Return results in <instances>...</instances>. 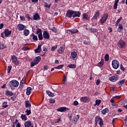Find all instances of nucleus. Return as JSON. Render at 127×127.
Segmentation results:
<instances>
[{
	"instance_id": "f257e3e1",
	"label": "nucleus",
	"mask_w": 127,
	"mask_h": 127,
	"mask_svg": "<svg viewBox=\"0 0 127 127\" xmlns=\"http://www.w3.org/2000/svg\"><path fill=\"white\" fill-rule=\"evenodd\" d=\"M19 85L18 81L15 80H12L8 83V86L12 90L14 88H17Z\"/></svg>"
},
{
	"instance_id": "f03ea898",
	"label": "nucleus",
	"mask_w": 127,
	"mask_h": 127,
	"mask_svg": "<svg viewBox=\"0 0 127 127\" xmlns=\"http://www.w3.org/2000/svg\"><path fill=\"white\" fill-rule=\"evenodd\" d=\"M98 122L99 124L100 125V127H103L104 126V121L103 119L99 117V116H96L95 117V125L97 126L98 125Z\"/></svg>"
},
{
	"instance_id": "7ed1b4c3",
	"label": "nucleus",
	"mask_w": 127,
	"mask_h": 127,
	"mask_svg": "<svg viewBox=\"0 0 127 127\" xmlns=\"http://www.w3.org/2000/svg\"><path fill=\"white\" fill-rule=\"evenodd\" d=\"M108 17H109V14L108 13L104 14L100 19V23L104 24V23L107 21Z\"/></svg>"
},
{
	"instance_id": "20e7f679",
	"label": "nucleus",
	"mask_w": 127,
	"mask_h": 127,
	"mask_svg": "<svg viewBox=\"0 0 127 127\" xmlns=\"http://www.w3.org/2000/svg\"><path fill=\"white\" fill-rule=\"evenodd\" d=\"M112 64L114 69H118L120 67V62L117 60H113Z\"/></svg>"
},
{
	"instance_id": "39448f33",
	"label": "nucleus",
	"mask_w": 127,
	"mask_h": 127,
	"mask_svg": "<svg viewBox=\"0 0 127 127\" xmlns=\"http://www.w3.org/2000/svg\"><path fill=\"white\" fill-rule=\"evenodd\" d=\"M118 46L120 48H125L127 46V44L125 41L121 40L118 42Z\"/></svg>"
},
{
	"instance_id": "423d86ee",
	"label": "nucleus",
	"mask_w": 127,
	"mask_h": 127,
	"mask_svg": "<svg viewBox=\"0 0 127 127\" xmlns=\"http://www.w3.org/2000/svg\"><path fill=\"white\" fill-rule=\"evenodd\" d=\"M12 63L16 65H19V61L17 60V58L15 56H12L11 57Z\"/></svg>"
},
{
	"instance_id": "0eeeda50",
	"label": "nucleus",
	"mask_w": 127,
	"mask_h": 127,
	"mask_svg": "<svg viewBox=\"0 0 127 127\" xmlns=\"http://www.w3.org/2000/svg\"><path fill=\"white\" fill-rule=\"evenodd\" d=\"M17 28L19 31H21L25 29V28H26V27L25 25L22 24H19L17 26Z\"/></svg>"
},
{
	"instance_id": "6e6552de",
	"label": "nucleus",
	"mask_w": 127,
	"mask_h": 127,
	"mask_svg": "<svg viewBox=\"0 0 127 127\" xmlns=\"http://www.w3.org/2000/svg\"><path fill=\"white\" fill-rule=\"evenodd\" d=\"M66 16H67V17H69L71 18L73 17L74 16V11L71 10H68L66 11Z\"/></svg>"
},
{
	"instance_id": "1a4fd4ad",
	"label": "nucleus",
	"mask_w": 127,
	"mask_h": 127,
	"mask_svg": "<svg viewBox=\"0 0 127 127\" xmlns=\"http://www.w3.org/2000/svg\"><path fill=\"white\" fill-rule=\"evenodd\" d=\"M24 125L25 127H34L33 123H32V122H31V121H30L25 122Z\"/></svg>"
},
{
	"instance_id": "9d476101",
	"label": "nucleus",
	"mask_w": 127,
	"mask_h": 127,
	"mask_svg": "<svg viewBox=\"0 0 127 127\" xmlns=\"http://www.w3.org/2000/svg\"><path fill=\"white\" fill-rule=\"evenodd\" d=\"M77 53L76 52H72L71 53V55L70 56V58L71 60H76V58H77Z\"/></svg>"
},
{
	"instance_id": "9b49d317",
	"label": "nucleus",
	"mask_w": 127,
	"mask_h": 127,
	"mask_svg": "<svg viewBox=\"0 0 127 127\" xmlns=\"http://www.w3.org/2000/svg\"><path fill=\"white\" fill-rule=\"evenodd\" d=\"M80 101L83 102V103H89L90 100V98H89L88 97H83L80 98Z\"/></svg>"
},
{
	"instance_id": "f8f14e48",
	"label": "nucleus",
	"mask_w": 127,
	"mask_h": 127,
	"mask_svg": "<svg viewBox=\"0 0 127 127\" xmlns=\"http://www.w3.org/2000/svg\"><path fill=\"white\" fill-rule=\"evenodd\" d=\"M4 34L5 37H9L11 35V31H9L8 29H5L4 31Z\"/></svg>"
},
{
	"instance_id": "ddd939ff",
	"label": "nucleus",
	"mask_w": 127,
	"mask_h": 127,
	"mask_svg": "<svg viewBox=\"0 0 127 127\" xmlns=\"http://www.w3.org/2000/svg\"><path fill=\"white\" fill-rule=\"evenodd\" d=\"M43 37L45 39H49L50 38V36H49V33L47 31H45L43 32Z\"/></svg>"
},
{
	"instance_id": "4468645a",
	"label": "nucleus",
	"mask_w": 127,
	"mask_h": 127,
	"mask_svg": "<svg viewBox=\"0 0 127 127\" xmlns=\"http://www.w3.org/2000/svg\"><path fill=\"white\" fill-rule=\"evenodd\" d=\"M57 110L58 112H66V111H68L69 110V108H66V107H61L59 108Z\"/></svg>"
},
{
	"instance_id": "2eb2a0df",
	"label": "nucleus",
	"mask_w": 127,
	"mask_h": 127,
	"mask_svg": "<svg viewBox=\"0 0 127 127\" xmlns=\"http://www.w3.org/2000/svg\"><path fill=\"white\" fill-rule=\"evenodd\" d=\"M79 118H80V116H79V115L74 116L73 117V121H72L73 124H76V123L78 122V120H79Z\"/></svg>"
},
{
	"instance_id": "dca6fc26",
	"label": "nucleus",
	"mask_w": 127,
	"mask_h": 127,
	"mask_svg": "<svg viewBox=\"0 0 127 127\" xmlns=\"http://www.w3.org/2000/svg\"><path fill=\"white\" fill-rule=\"evenodd\" d=\"M64 50H65V48L63 46H62L59 49V50H58V52L60 53V54H62V53L64 52Z\"/></svg>"
},
{
	"instance_id": "f3484780",
	"label": "nucleus",
	"mask_w": 127,
	"mask_h": 127,
	"mask_svg": "<svg viewBox=\"0 0 127 127\" xmlns=\"http://www.w3.org/2000/svg\"><path fill=\"white\" fill-rule=\"evenodd\" d=\"M109 80H110L111 82H116V81L118 80V77L117 76V75L111 76V77H110Z\"/></svg>"
},
{
	"instance_id": "a211bd4d",
	"label": "nucleus",
	"mask_w": 127,
	"mask_h": 127,
	"mask_svg": "<svg viewBox=\"0 0 127 127\" xmlns=\"http://www.w3.org/2000/svg\"><path fill=\"white\" fill-rule=\"evenodd\" d=\"M33 19L34 20H39L40 19V16L38 13H36L33 15Z\"/></svg>"
},
{
	"instance_id": "6ab92c4d",
	"label": "nucleus",
	"mask_w": 127,
	"mask_h": 127,
	"mask_svg": "<svg viewBox=\"0 0 127 127\" xmlns=\"http://www.w3.org/2000/svg\"><path fill=\"white\" fill-rule=\"evenodd\" d=\"M80 15H81V13H80V12L78 11H74L73 18L76 17H80Z\"/></svg>"
},
{
	"instance_id": "aec40b11",
	"label": "nucleus",
	"mask_w": 127,
	"mask_h": 127,
	"mask_svg": "<svg viewBox=\"0 0 127 127\" xmlns=\"http://www.w3.org/2000/svg\"><path fill=\"white\" fill-rule=\"evenodd\" d=\"M124 30V27H123V25L119 24V27L117 29V31L118 32H123Z\"/></svg>"
},
{
	"instance_id": "412c9836",
	"label": "nucleus",
	"mask_w": 127,
	"mask_h": 127,
	"mask_svg": "<svg viewBox=\"0 0 127 127\" xmlns=\"http://www.w3.org/2000/svg\"><path fill=\"white\" fill-rule=\"evenodd\" d=\"M41 51V45H39L38 46V48L35 50V53H40Z\"/></svg>"
},
{
	"instance_id": "4be33fe9",
	"label": "nucleus",
	"mask_w": 127,
	"mask_h": 127,
	"mask_svg": "<svg viewBox=\"0 0 127 127\" xmlns=\"http://www.w3.org/2000/svg\"><path fill=\"white\" fill-rule=\"evenodd\" d=\"M40 60H41V58L39 56L38 57H36L34 61L37 64H38L39 63V62H40Z\"/></svg>"
},
{
	"instance_id": "5701e85b",
	"label": "nucleus",
	"mask_w": 127,
	"mask_h": 127,
	"mask_svg": "<svg viewBox=\"0 0 127 127\" xmlns=\"http://www.w3.org/2000/svg\"><path fill=\"white\" fill-rule=\"evenodd\" d=\"M23 33H24V35H25V36H28V35H29V33H30L29 30H28L27 29H25L23 31Z\"/></svg>"
},
{
	"instance_id": "b1692460",
	"label": "nucleus",
	"mask_w": 127,
	"mask_h": 127,
	"mask_svg": "<svg viewBox=\"0 0 127 127\" xmlns=\"http://www.w3.org/2000/svg\"><path fill=\"white\" fill-rule=\"evenodd\" d=\"M68 32H70V33H73V34L75 33H78L79 32V31L78 29H70L68 30Z\"/></svg>"
},
{
	"instance_id": "393cba45",
	"label": "nucleus",
	"mask_w": 127,
	"mask_h": 127,
	"mask_svg": "<svg viewBox=\"0 0 127 127\" xmlns=\"http://www.w3.org/2000/svg\"><path fill=\"white\" fill-rule=\"evenodd\" d=\"M25 106L26 108H29V109L31 108V104L30 103V102H29V101H25Z\"/></svg>"
},
{
	"instance_id": "a878e982",
	"label": "nucleus",
	"mask_w": 127,
	"mask_h": 127,
	"mask_svg": "<svg viewBox=\"0 0 127 127\" xmlns=\"http://www.w3.org/2000/svg\"><path fill=\"white\" fill-rule=\"evenodd\" d=\"M31 93V87H27V90H26V94L28 96H29V95H30Z\"/></svg>"
},
{
	"instance_id": "bb28decb",
	"label": "nucleus",
	"mask_w": 127,
	"mask_h": 127,
	"mask_svg": "<svg viewBox=\"0 0 127 127\" xmlns=\"http://www.w3.org/2000/svg\"><path fill=\"white\" fill-rule=\"evenodd\" d=\"M100 15V12L98 11L95 14V15L92 17V19H97L99 16Z\"/></svg>"
},
{
	"instance_id": "cd10ccee",
	"label": "nucleus",
	"mask_w": 127,
	"mask_h": 127,
	"mask_svg": "<svg viewBox=\"0 0 127 127\" xmlns=\"http://www.w3.org/2000/svg\"><path fill=\"white\" fill-rule=\"evenodd\" d=\"M46 93L48 95L49 97H54V93H52L50 91H47Z\"/></svg>"
},
{
	"instance_id": "c85d7f7f",
	"label": "nucleus",
	"mask_w": 127,
	"mask_h": 127,
	"mask_svg": "<svg viewBox=\"0 0 127 127\" xmlns=\"http://www.w3.org/2000/svg\"><path fill=\"white\" fill-rule=\"evenodd\" d=\"M8 107V105H7V101H4L2 104V107L4 108V109H5L6 108H7Z\"/></svg>"
},
{
	"instance_id": "c756f323",
	"label": "nucleus",
	"mask_w": 127,
	"mask_h": 127,
	"mask_svg": "<svg viewBox=\"0 0 127 127\" xmlns=\"http://www.w3.org/2000/svg\"><path fill=\"white\" fill-rule=\"evenodd\" d=\"M21 119L24 121H27V117L26 115L22 114L21 115Z\"/></svg>"
},
{
	"instance_id": "7c9ffc66",
	"label": "nucleus",
	"mask_w": 127,
	"mask_h": 127,
	"mask_svg": "<svg viewBox=\"0 0 127 127\" xmlns=\"http://www.w3.org/2000/svg\"><path fill=\"white\" fill-rule=\"evenodd\" d=\"M108 113H109V109L108 108H105L102 111V115H106V114H108Z\"/></svg>"
},
{
	"instance_id": "2f4dec72",
	"label": "nucleus",
	"mask_w": 127,
	"mask_h": 127,
	"mask_svg": "<svg viewBox=\"0 0 127 127\" xmlns=\"http://www.w3.org/2000/svg\"><path fill=\"white\" fill-rule=\"evenodd\" d=\"M104 61L105 60H104V59H102L101 61L99 63H98V66H99V67H103Z\"/></svg>"
},
{
	"instance_id": "473e14b6",
	"label": "nucleus",
	"mask_w": 127,
	"mask_h": 127,
	"mask_svg": "<svg viewBox=\"0 0 127 127\" xmlns=\"http://www.w3.org/2000/svg\"><path fill=\"white\" fill-rule=\"evenodd\" d=\"M68 68H71L72 69H74V68H76V65L74 64H70L67 65Z\"/></svg>"
},
{
	"instance_id": "72a5a7b5",
	"label": "nucleus",
	"mask_w": 127,
	"mask_h": 127,
	"mask_svg": "<svg viewBox=\"0 0 127 127\" xmlns=\"http://www.w3.org/2000/svg\"><path fill=\"white\" fill-rule=\"evenodd\" d=\"M126 80L124 79L121 80L120 82H118V85L121 87L122 85H124L125 84V82Z\"/></svg>"
},
{
	"instance_id": "f704fd0d",
	"label": "nucleus",
	"mask_w": 127,
	"mask_h": 127,
	"mask_svg": "<svg viewBox=\"0 0 127 127\" xmlns=\"http://www.w3.org/2000/svg\"><path fill=\"white\" fill-rule=\"evenodd\" d=\"M31 36H33V40H38V38H37V36H36L35 35H34V33H32L31 35Z\"/></svg>"
},
{
	"instance_id": "c9c22d12",
	"label": "nucleus",
	"mask_w": 127,
	"mask_h": 127,
	"mask_svg": "<svg viewBox=\"0 0 127 127\" xmlns=\"http://www.w3.org/2000/svg\"><path fill=\"white\" fill-rule=\"evenodd\" d=\"M25 113H26L27 116H29V115L31 114V109H30V108L29 110L27 109L26 111H25Z\"/></svg>"
},
{
	"instance_id": "e433bc0d",
	"label": "nucleus",
	"mask_w": 127,
	"mask_h": 127,
	"mask_svg": "<svg viewBox=\"0 0 127 127\" xmlns=\"http://www.w3.org/2000/svg\"><path fill=\"white\" fill-rule=\"evenodd\" d=\"M6 96H13V93L10 91H7L6 92Z\"/></svg>"
},
{
	"instance_id": "4c0bfd02",
	"label": "nucleus",
	"mask_w": 127,
	"mask_h": 127,
	"mask_svg": "<svg viewBox=\"0 0 127 127\" xmlns=\"http://www.w3.org/2000/svg\"><path fill=\"white\" fill-rule=\"evenodd\" d=\"M109 59H110V57L109 56V54H106V55L105 56V61H109Z\"/></svg>"
},
{
	"instance_id": "58836bf2",
	"label": "nucleus",
	"mask_w": 127,
	"mask_h": 127,
	"mask_svg": "<svg viewBox=\"0 0 127 127\" xmlns=\"http://www.w3.org/2000/svg\"><path fill=\"white\" fill-rule=\"evenodd\" d=\"M82 18H83V19H88V14H87L86 13H84L82 15Z\"/></svg>"
},
{
	"instance_id": "ea45409f",
	"label": "nucleus",
	"mask_w": 127,
	"mask_h": 127,
	"mask_svg": "<svg viewBox=\"0 0 127 127\" xmlns=\"http://www.w3.org/2000/svg\"><path fill=\"white\" fill-rule=\"evenodd\" d=\"M52 5V4H47V3L45 2L44 5V7H47V8H50V7Z\"/></svg>"
},
{
	"instance_id": "a19ab883",
	"label": "nucleus",
	"mask_w": 127,
	"mask_h": 127,
	"mask_svg": "<svg viewBox=\"0 0 127 127\" xmlns=\"http://www.w3.org/2000/svg\"><path fill=\"white\" fill-rule=\"evenodd\" d=\"M35 65H37V64L35 63L34 61L32 62L30 64L31 67H33V66H35Z\"/></svg>"
},
{
	"instance_id": "79ce46f5",
	"label": "nucleus",
	"mask_w": 127,
	"mask_h": 127,
	"mask_svg": "<svg viewBox=\"0 0 127 127\" xmlns=\"http://www.w3.org/2000/svg\"><path fill=\"white\" fill-rule=\"evenodd\" d=\"M38 38L39 40H42V39H43V36H42V34H38Z\"/></svg>"
},
{
	"instance_id": "37998d69",
	"label": "nucleus",
	"mask_w": 127,
	"mask_h": 127,
	"mask_svg": "<svg viewBox=\"0 0 127 127\" xmlns=\"http://www.w3.org/2000/svg\"><path fill=\"white\" fill-rule=\"evenodd\" d=\"M120 68L122 70V71H126L127 70V68H125L123 66V64H120Z\"/></svg>"
},
{
	"instance_id": "c03bdc74",
	"label": "nucleus",
	"mask_w": 127,
	"mask_h": 127,
	"mask_svg": "<svg viewBox=\"0 0 127 127\" xmlns=\"http://www.w3.org/2000/svg\"><path fill=\"white\" fill-rule=\"evenodd\" d=\"M36 34H42V32H41V29H38L37 30Z\"/></svg>"
},
{
	"instance_id": "a18cd8bd",
	"label": "nucleus",
	"mask_w": 127,
	"mask_h": 127,
	"mask_svg": "<svg viewBox=\"0 0 127 127\" xmlns=\"http://www.w3.org/2000/svg\"><path fill=\"white\" fill-rule=\"evenodd\" d=\"M25 16L26 18H28V20H32V18L29 16V14H26Z\"/></svg>"
},
{
	"instance_id": "49530a36",
	"label": "nucleus",
	"mask_w": 127,
	"mask_h": 127,
	"mask_svg": "<svg viewBox=\"0 0 127 127\" xmlns=\"http://www.w3.org/2000/svg\"><path fill=\"white\" fill-rule=\"evenodd\" d=\"M64 65H60L55 67V69H62Z\"/></svg>"
},
{
	"instance_id": "de8ad7c7",
	"label": "nucleus",
	"mask_w": 127,
	"mask_h": 127,
	"mask_svg": "<svg viewBox=\"0 0 127 127\" xmlns=\"http://www.w3.org/2000/svg\"><path fill=\"white\" fill-rule=\"evenodd\" d=\"M67 81V74L64 75V79H63V82H66Z\"/></svg>"
},
{
	"instance_id": "09e8293b",
	"label": "nucleus",
	"mask_w": 127,
	"mask_h": 127,
	"mask_svg": "<svg viewBox=\"0 0 127 127\" xmlns=\"http://www.w3.org/2000/svg\"><path fill=\"white\" fill-rule=\"evenodd\" d=\"M6 47V46L0 44V49H4V48H5Z\"/></svg>"
},
{
	"instance_id": "8fccbe9b",
	"label": "nucleus",
	"mask_w": 127,
	"mask_h": 127,
	"mask_svg": "<svg viewBox=\"0 0 127 127\" xmlns=\"http://www.w3.org/2000/svg\"><path fill=\"white\" fill-rule=\"evenodd\" d=\"M91 32H93V33H95L97 32V29L95 28H91Z\"/></svg>"
},
{
	"instance_id": "3c124183",
	"label": "nucleus",
	"mask_w": 127,
	"mask_h": 127,
	"mask_svg": "<svg viewBox=\"0 0 127 127\" xmlns=\"http://www.w3.org/2000/svg\"><path fill=\"white\" fill-rule=\"evenodd\" d=\"M56 48H57V45H55V46L52 47L51 48V51H54L55 50V49H56Z\"/></svg>"
},
{
	"instance_id": "603ef678",
	"label": "nucleus",
	"mask_w": 127,
	"mask_h": 127,
	"mask_svg": "<svg viewBox=\"0 0 127 127\" xmlns=\"http://www.w3.org/2000/svg\"><path fill=\"white\" fill-rule=\"evenodd\" d=\"M113 8L114 9H117L118 8V3H114Z\"/></svg>"
},
{
	"instance_id": "864d4df0",
	"label": "nucleus",
	"mask_w": 127,
	"mask_h": 127,
	"mask_svg": "<svg viewBox=\"0 0 127 127\" xmlns=\"http://www.w3.org/2000/svg\"><path fill=\"white\" fill-rule=\"evenodd\" d=\"M55 103V99H51L50 100V104H54Z\"/></svg>"
},
{
	"instance_id": "5fc2aeb1",
	"label": "nucleus",
	"mask_w": 127,
	"mask_h": 127,
	"mask_svg": "<svg viewBox=\"0 0 127 127\" xmlns=\"http://www.w3.org/2000/svg\"><path fill=\"white\" fill-rule=\"evenodd\" d=\"M101 100H96L95 101L96 104V105H100V104H101Z\"/></svg>"
},
{
	"instance_id": "6e6d98bb",
	"label": "nucleus",
	"mask_w": 127,
	"mask_h": 127,
	"mask_svg": "<svg viewBox=\"0 0 127 127\" xmlns=\"http://www.w3.org/2000/svg\"><path fill=\"white\" fill-rule=\"evenodd\" d=\"M11 66H8L7 68V72L8 73H10V70H11Z\"/></svg>"
},
{
	"instance_id": "4d7b16f0",
	"label": "nucleus",
	"mask_w": 127,
	"mask_h": 127,
	"mask_svg": "<svg viewBox=\"0 0 127 127\" xmlns=\"http://www.w3.org/2000/svg\"><path fill=\"white\" fill-rule=\"evenodd\" d=\"M100 83H101V80L99 79H97L96 82L97 86H98V85H100Z\"/></svg>"
},
{
	"instance_id": "13d9d810",
	"label": "nucleus",
	"mask_w": 127,
	"mask_h": 127,
	"mask_svg": "<svg viewBox=\"0 0 127 127\" xmlns=\"http://www.w3.org/2000/svg\"><path fill=\"white\" fill-rule=\"evenodd\" d=\"M83 43H84V44H85L86 45H88L90 44V42H88V41L85 40L83 41Z\"/></svg>"
},
{
	"instance_id": "bf43d9fd",
	"label": "nucleus",
	"mask_w": 127,
	"mask_h": 127,
	"mask_svg": "<svg viewBox=\"0 0 127 127\" xmlns=\"http://www.w3.org/2000/svg\"><path fill=\"white\" fill-rule=\"evenodd\" d=\"M73 105H74V106H78V105H79V103L78 102V101H75L73 102Z\"/></svg>"
},
{
	"instance_id": "052dcab7",
	"label": "nucleus",
	"mask_w": 127,
	"mask_h": 127,
	"mask_svg": "<svg viewBox=\"0 0 127 127\" xmlns=\"http://www.w3.org/2000/svg\"><path fill=\"white\" fill-rule=\"evenodd\" d=\"M20 18L22 21H24V20H25V18H24L23 16H20Z\"/></svg>"
},
{
	"instance_id": "680f3d73",
	"label": "nucleus",
	"mask_w": 127,
	"mask_h": 127,
	"mask_svg": "<svg viewBox=\"0 0 127 127\" xmlns=\"http://www.w3.org/2000/svg\"><path fill=\"white\" fill-rule=\"evenodd\" d=\"M123 19V17H121L117 21V23H120L121 22V20Z\"/></svg>"
},
{
	"instance_id": "e2e57ef3",
	"label": "nucleus",
	"mask_w": 127,
	"mask_h": 127,
	"mask_svg": "<svg viewBox=\"0 0 127 127\" xmlns=\"http://www.w3.org/2000/svg\"><path fill=\"white\" fill-rule=\"evenodd\" d=\"M60 122H61V119L59 118L56 120V124H59V123H60Z\"/></svg>"
},
{
	"instance_id": "0e129e2a",
	"label": "nucleus",
	"mask_w": 127,
	"mask_h": 127,
	"mask_svg": "<svg viewBox=\"0 0 127 127\" xmlns=\"http://www.w3.org/2000/svg\"><path fill=\"white\" fill-rule=\"evenodd\" d=\"M114 98L115 99H120L121 98V95L114 96Z\"/></svg>"
},
{
	"instance_id": "69168bd1",
	"label": "nucleus",
	"mask_w": 127,
	"mask_h": 127,
	"mask_svg": "<svg viewBox=\"0 0 127 127\" xmlns=\"http://www.w3.org/2000/svg\"><path fill=\"white\" fill-rule=\"evenodd\" d=\"M1 37L4 38V32L1 33Z\"/></svg>"
},
{
	"instance_id": "338daca9",
	"label": "nucleus",
	"mask_w": 127,
	"mask_h": 127,
	"mask_svg": "<svg viewBox=\"0 0 127 127\" xmlns=\"http://www.w3.org/2000/svg\"><path fill=\"white\" fill-rule=\"evenodd\" d=\"M3 27V23L0 24V29H1Z\"/></svg>"
},
{
	"instance_id": "774afa93",
	"label": "nucleus",
	"mask_w": 127,
	"mask_h": 127,
	"mask_svg": "<svg viewBox=\"0 0 127 127\" xmlns=\"http://www.w3.org/2000/svg\"><path fill=\"white\" fill-rule=\"evenodd\" d=\"M20 124H19V123H18L16 125V127H20Z\"/></svg>"
}]
</instances>
